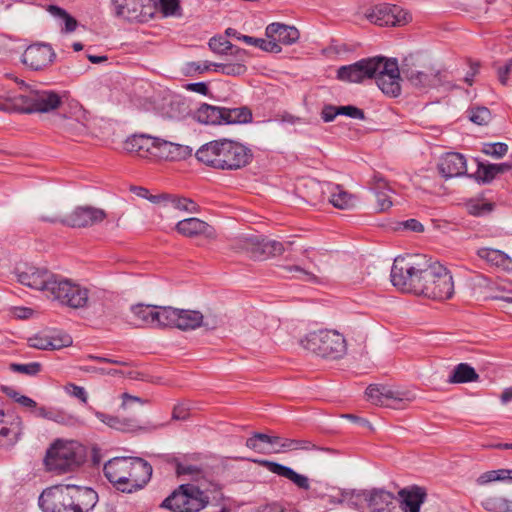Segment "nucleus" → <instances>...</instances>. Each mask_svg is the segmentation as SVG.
Listing matches in <instances>:
<instances>
[{
	"label": "nucleus",
	"instance_id": "nucleus-51",
	"mask_svg": "<svg viewBox=\"0 0 512 512\" xmlns=\"http://www.w3.org/2000/svg\"><path fill=\"white\" fill-rule=\"evenodd\" d=\"M469 119L477 125H486L491 120V112L486 107H476L469 111Z\"/></svg>",
	"mask_w": 512,
	"mask_h": 512
},
{
	"label": "nucleus",
	"instance_id": "nucleus-36",
	"mask_svg": "<svg viewBox=\"0 0 512 512\" xmlns=\"http://www.w3.org/2000/svg\"><path fill=\"white\" fill-rule=\"evenodd\" d=\"M94 414L102 423L119 431H134L139 428L136 420L132 418H120L100 411H94Z\"/></svg>",
	"mask_w": 512,
	"mask_h": 512
},
{
	"label": "nucleus",
	"instance_id": "nucleus-3",
	"mask_svg": "<svg viewBox=\"0 0 512 512\" xmlns=\"http://www.w3.org/2000/svg\"><path fill=\"white\" fill-rule=\"evenodd\" d=\"M195 157L208 167L234 171L250 164L253 153L243 144L224 138L205 143L195 152Z\"/></svg>",
	"mask_w": 512,
	"mask_h": 512
},
{
	"label": "nucleus",
	"instance_id": "nucleus-5",
	"mask_svg": "<svg viewBox=\"0 0 512 512\" xmlns=\"http://www.w3.org/2000/svg\"><path fill=\"white\" fill-rule=\"evenodd\" d=\"M84 448L75 441H56L44 459L49 471L66 473L78 468L85 461Z\"/></svg>",
	"mask_w": 512,
	"mask_h": 512
},
{
	"label": "nucleus",
	"instance_id": "nucleus-23",
	"mask_svg": "<svg viewBox=\"0 0 512 512\" xmlns=\"http://www.w3.org/2000/svg\"><path fill=\"white\" fill-rule=\"evenodd\" d=\"M22 433L21 418L15 415L5 414L0 409V447L13 446Z\"/></svg>",
	"mask_w": 512,
	"mask_h": 512
},
{
	"label": "nucleus",
	"instance_id": "nucleus-61",
	"mask_svg": "<svg viewBox=\"0 0 512 512\" xmlns=\"http://www.w3.org/2000/svg\"><path fill=\"white\" fill-rule=\"evenodd\" d=\"M320 116L325 123L334 121V119L339 116L338 106L325 104L321 109Z\"/></svg>",
	"mask_w": 512,
	"mask_h": 512
},
{
	"label": "nucleus",
	"instance_id": "nucleus-25",
	"mask_svg": "<svg viewBox=\"0 0 512 512\" xmlns=\"http://www.w3.org/2000/svg\"><path fill=\"white\" fill-rule=\"evenodd\" d=\"M439 173L445 178H453L466 174L465 157L457 152L446 153L438 164Z\"/></svg>",
	"mask_w": 512,
	"mask_h": 512
},
{
	"label": "nucleus",
	"instance_id": "nucleus-44",
	"mask_svg": "<svg viewBox=\"0 0 512 512\" xmlns=\"http://www.w3.org/2000/svg\"><path fill=\"white\" fill-rule=\"evenodd\" d=\"M35 415L44 419L52 420L59 424L73 425L76 423V418L68 416L65 413L46 407H39L35 410Z\"/></svg>",
	"mask_w": 512,
	"mask_h": 512
},
{
	"label": "nucleus",
	"instance_id": "nucleus-22",
	"mask_svg": "<svg viewBox=\"0 0 512 512\" xmlns=\"http://www.w3.org/2000/svg\"><path fill=\"white\" fill-rule=\"evenodd\" d=\"M55 56V52L49 44H34L24 51L22 62L32 70L37 71L49 66Z\"/></svg>",
	"mask_w": 512,
	"mask_h": 512
},
{
	"label": "nucleus",
	"instance_id": "nucleus-60",
	"mask_svg": "<svg viewBox=\"0 0 512 512\" xmlns=\"http://www.w3.org/2000/svg\"><path fill=\"white\" fill-rule=\"evenodd\" d=\"M66 391L71 396L78 398L83 404H87L88 395L84 387L70 383L66 386Z\"/></svg>",
	"mask_w": 512,
	"mask_h": 512
},
{
	"label": "nucleus",
	"instance_id": "nucleus-59",
	"mask_svg": "<svg viewBox=\"0 0 512 512\" xmlns=\"http://www.w3.org/2000/svg\"><path fill=\"white\" fill-rule=\"evenodd\" d=\"M222 324V318L213 312H208L206 315H203V321L201 326L205 327L208 330H214Z\"/></svg>",
	"mask_w": 512,
	"mask_h": 512
},
{
	"label": "nucleus",
	"instance_id": "nucleus-16",
	"mask_svg": "<svg viewBox=\"0 0 512 512\" xmlns=\"http://www.w3.org/2000/svg\"><path fill=\"white\" fill-rule=\"evenodd\" d=\"M400 73L401 70L396 59L380 57V65L374 78L384 94L398 97L401 93Z\"/></svg>",
	"mask_w": 512,
	"mask_h": 512
},
{
	"label": "nucleus",
	"instance_id": "nucleus-31",
	"mask_svg": "<svg viewBox=\"0 0 512 512\" xmlns=\"http://www.w3.org/2000/svg\"><path fill=\"white\" fill-rule=\"evenodd\" d=\"M29 346L39 350H56L72 344V338L68 334L45 335L29 338Z\"/></svg>",
	"mask_w": 512,
	"mask_h": 512
},
{
	"label": "nucleus",
	"instance_id": "nucleus-15",
	"mask_svg": "<svg viewBox=\"0 0 512 512\" xmlns=\"http://www.w3.org/2000/svg\"><path fill=\"white\" fill-rule=\"evenodd\" d=\"M366 18L378 26H402L411 21V15L398 5L382 3L366 13Z\"/></svg>",
	"mask_w": 512,
	"mask_h": 512
},
{
	"label": "nucleus",
	"instance_id": "nucleus-45",
	"mask_svg": "<svg viewBox=\"0 0 512 512\" xmlns=\"http://www.w3.org/2000/svg\"><path fill=\"white\" fill-rule=\"evenodd\" d=\"M172 207L174 209L185 211L188 213H196L198 211V205L189 198L180 197L174 194H169L167 198L166 208Z\"/></svg>",
	"mask_w": 512,
	"mask_h": 512
},
{
	"label": "nucleus",
	"instance_id": "nucleus-26",
	"mask_svg": "<svg viewBox=\"0 0 512 512\" xmlns=\"http://www.w3.org/2000/svg\"><path fill=\"white\" fill-rule=\"evenodd\" d=\"M231 56L235 58V61L226 59L224 62L213 64V69L216 72H220L226 76H241L247 72L246 60L248 53L242 48H236V52H232Z\"/></svg>",
	"mask_w": 512,
	"mask_h": 512
},
{
	"label": "nucleus",
	"instance_id": "nucleus-10",
	"mask_svg": "<svg viewBox=\"0 0 512 512\" xmlns=\"http://www.w3.org/2000/svg\"><path fill=\"white\" fill-rule=\"evenodd\" d=\"M367 502L370 512H407L401 501L389 491L380 488L371 490L352 491L349 501L357 505L359 501Z\"/></svg>",
	"mask_w": 512,
	"mask_h": 512
},
{
	"label": "nucleus",
	"instance_id": "nucleus-52",
	"mask_svg": "<svg viewBox=\"0 0 512 512\" xmlns=\"http://www.w3.org/2000/svg\"><path fill=\"white\" fill-rule=\"evenodd\" d=\"M508 151V145L503 142L485 143L482 152L496 159L502 158Z\"/></svg>",
	"mask_w": 512,
	"mask_h": 512
},
{
	"label": "nucleus",
	"instance_id": "nucleus-21",
	"mask_svg": "<svg viewBox=\"0 0 512 512\" xmlns=\"http://www.w3.org/2000/svg\"><path fill=\"white\" fill-rule=\"evenodd\" d=\"M165 327H175L180 330H194L201 326L203 314L195 310L177 309L167 306Z\"/></svg>",
	"mask_w": 512,
	"mask_h": 512
},
{
	"label": "nucleus",
	"instance_id": "nucleus-33",
	"mask_svg": "<svg viewBox=\"0 0 512 512\" xmlns=\"http://www.w3.org/2000/svg\"><path fill=\"white\" fill-rule=\"evenodd\" d=\"M329 190V202L338 209H351L356 205V196L344 190L340 185L326 184Z\"/></svg>",
	"mask_w": 512,
	"mask_h": 512
},
{
	"label": "nucleus",
	"instance_id": "nucleus-34",
	"mask_svg": "<svg viewBox=\"0 0 512 512\" xmlns=\"http://www.w3.org/2000/svg\"><path fill=\"white\" fill-rule=\"evenodd\" d=\"M477 255L491 266L512 270V259L503 251L492 248H480Z\"/></svg>",
	"mask_w": 512,
	"mask_h": 512
},
{
	"label": "nucleus",
	"instance_id": "nucleus-9",
	"mask_svg": "<svg viewBox=\"0 0 512 512\" xmlns=\"http://www.w3.org/2000/svg\"><path fill=\"white\" fill-rule=\"evenodd\" d=\"M231 248L236 252L245 253L253 259H266L284 252L281 242L257 235L239 236L232 241Z\"/></svg>",
	"mask_w": 512,
	"mask_h": 512
},
{
	"label": "nucleus",
	"instance_id": "nucleus-24",
	"mask_svg": "<svg viewBox=\"0 0 512 512\" xmlns=\"http://www.w3.org/2000/svg\"><path fill=\"white\" fill-rule=\"evenodd\" d=\"M192 148L187 145L173 143L164 139L157 138L153 156L170 161L185 160L192 155Z\"/></svg>",
	"mask_w": 512,
	"mask_h": 512
},
{
	"label": "nucleus",
	"instance_id": "nucleus-29",
	"mask_svg": "<svg viewBox=\"0 0 512 512\" xmlns=\"http://www.w3.org/2000/svg\"><path fill=\"white\" fill-rule=\"evenodd\" d=\"M175 229L180 235L189 238L199 235L210 236L212 234V227L205 221L195 217L180 220L176 224Z\"/></svg>",
	"mask_w": 512,
	"mask_h": 512
},
{
	"label": "nucleus",
	"instance_id": "nucleus-1",
	"mask_svg": "<svg viewBox=\"0 0 512 512\" xmlns=\"http://www.w3.org/2000/svg\"><path fill=\"white\" fill-rule=\"evenodd\" d=\"M391 282L403 292L414 293L433 300H446L454 294L450 271L425 255L398 256L391 268Z\"/></svg>",
	"mask_w": 512,
	"mask_h": 512
},
{
	"label": "nucleus",
	"instance_id": "nucleus-48",
	"mask_svg": "<svg viewBox=\"0 0 512 512\" xmlns=\"http://www.w3.org/2000/svg\"><path fill=\"white\" fill-rule=\"evenodd\" d=\"M48 11L55 17L63 20L64 22V28L62 29L66 33H71L76 30L78 22L77 20L72 17L70 14L66 12V10L55 6L50 5L48 8Z\"/></svg>",
	"mask_w": 512,
	"mask_h": 512
},
{
	"label": "nucleus",
	"instance_id": "nucleus-4",
	"mask_svg": "<svg viewBox=\"0 0 512 512\" xmlns=\"http://www.w3.org/2000/svg\"><path fill=\"white\" fill-rule=\"evenodd\" d=\"M24 92L0 97V111L25 114L49 113L62 104V96L53 90L30 89L24 81L18 82Z\"/></svg>",
	"mask_w": 512,
	"mask_h": 512
},
{
	"label": "nucleus",
	"instance_id": "nucleus-7",
	"mask_svg": "<svg viewBox=\"0 0 512 512\" xmlns=\"http://www.w3.org/2000/svg\"><path fill=\"white\" fill-rule=\"evenodd\" d=\"M209 503V497L194 484H181L160 504L172 512H199Z\"/></svg>",
	"mask_w": 512,
	"mask_h": 512
},
{
	"label": "nucleus",
	"instance_id": "nucleus-6",
	"mask_svg": "<svg viewBox=\"0 0 512 512\" xmlns=\"http://www.w3.org/2000/svg\"><path fill=\"white\" fill-rule=\"evenodd\" d=\"M301 345L317 356L332 360L343 357L347 350L344 336L327 329L310 332L301 340Z\"/></svg>",
	"mask_w": 512,
	"mask_h": 512
},
{
	"label": "nucleus",
	"instance_id": "nucleus-28",
	"mask_svg": "<svg viewBox=\"0 0 512 512\" xmlns=\"http://www.w3.org/2000/svg\"><path fill=\"white\" fill-rule=\"evenodd\" d=\"M265 34L267 38L274 41L277 45H291L297 42L300 33L294 26H288L282 23H271L266 27Z\"/></svg>",
	"mask_w": 512,
	"mask_h": 512
},
{
	"label": "nucleus",
	"instance_id": "nucleus-37",
	"mask_svg": "<svg viewBox=\"0 0 512 512\" xmlns=\"http://www.w3.org/2000/svg\"><path fill=\"white\" fill-rule=\"evenodd\" d=\"M194 118L202 124L221 125L223 118L222 107L204 103L196 110Z\"/></svg>",
	"mask_w": 512,
	"mask_h": 512
},
{
	"label": "nucleus",
	"instance_id": "nucleus-30",
	"mask_svg": "<svg viewBox=\"0 0 512 512\" xmlns=\"http://www.w3.org/2000/svg\"><path fill=\"white\" fill-rule=\"evenodd\" d=\"M157 143L156 137L145 134H135L125 141V149L128 152L137 153L141 157L153 156V151Z\"/></svg>",
	"mask_w": 512,
	"mask_h": 512
},
{
	"label": "nucleus",
	"instance_id": "nucleus-19",
	"mask_svg": "<svg viewBox=\"0 0 512 512\" xmlns=\"http://www.w3.org/2000/svg\"><path fill=\"white\" fill-rule=\"evenodd\" d=\"M58 275L44 268L27 267L18 273V281L32 289L40 290L49 297Z\"/></svg>",
	"mask_w": 512,
	"mask_h": 512
},
{
	"label": "nucleus",
	"instance_id": "nucleus-62",
	"mask_svg": "<svg viewBox=\"0 0 512 512\" xmlns=\"http://www.w3.org/2000/svg\"><path fill=\"white\" fill-rule=\"evenodd\" d=\"M512 67V59H508L505 61L503 65L497 66L495 64V68L497 70L498 79L502 85H506L508 82V74Z\"/></svg>",
	"mask_w": 512,
	"mask_h": 512
},
{
	"label": "nucleus",
	"instance_id": "nucleus-35",
	"mask_svg": "<svg viewBox=\"0 0 512 512\" xmlns=\"http://www.w3.org/2000/svg\"><path fill=\"white\" fill-rule=\"evenodd\" d=\"M512 168L510 163L484 164L478 163L475 178L479 183H491L498 174H503Z\"/></svg>",
	"mask_w": 512,
	"mask_h": 512
},
{
	"label": "nucleus",
	"instance_id": "nucleus-56",
	"mask_svg": "<svg viewBox=\"0 0 512 512\" xmlns=\"http://www.w3.org/2000/svg\"><path fill=\"white\" fill-rule=\"evenodd\" d=\"M365 394L373 404L384 406L381 385L371 384L366 388Z\"/></svg>",
	"mask_w": 512,
	"mask_h": 512
},
{
	"label": "nucleus",
	"instance_id": "nucleus-47",
	"mask_svg": "<svg viewBox=\"0 0 512 512\" xmlns=\"http://www.w3.org/2000/svg\"><path fill=\"white\" fill-rule=\"evenodd\" d=\"M238 40H242L246 44L258 47L266 52L280 53L282 50L281 46L277 45L274 41H271L269 38L266 40L246 35L238 37Z\"/></svg>",
	"mask_w": 512,
	"mask_h": 512
},
{
	"label": "nucleus",
	"instance_id": "nucleus-38",
	"mask_svg": "<svg viewBox=\"0 0 512 512\" xmlns=\"http://www.w3.org/2000/svg\"><path fill=\"white\" fill-rule=\"evenodd\" d=\"M222 124H243L252 121V112L246 107L226 108L222 107Z\"/></svg>",
	"mask_w": 512,
	"mask_h": 512
},
{
	"label": "nucleus",
	"instance_id": "nucleus-13",
	"mask_svg": "<svg viewBox=\"0 0 512 512\" xmlns=\"http://www.w3.org/2000/svg\"><path fill=\"white\" fill-rule=\"evenodd\" d=\"M107 217L103 209L93 206H78L68 216L60 218L54 216H41L42 221L61 223L72 228H85L102 222Z\"/></svg>",
	"mask_w": 512,
	"mask_h": 512
},
{
	"label": "nucleus",
	"instance_id": "nucleus-46",
	"mask_svg": "<svg viewBox=\"0 0 512 512\" xmlns=\"http://www.w3.org/2000/svg\"><path fill=\"white\" fill-rule=\"evenodd\" d=\"M387 188V182L382 177L375 176L373 189L375 190L378 207L380 211H385L392 206L390 197L384 192Z\"/></svg>",
	"mask_w": 512,
	"mask_h": 512
},
{
	"label": "nucleus",
	"instance_id": "nucleus-43",
	"mask_svg": "<svg viewBox=\"0 0 512 512\" xmlns=\"http://www.w3.org/2000/svg\"><path fill=\"white\" fill-rule=\"evenodd\" d=\"M382 397L384 401V406L392 407V408H400V403L404 401H412V397H409V393L407 392H399L394 391L391 388L381 385Z\"/></svg>",
	"mask_w": 512,
	"mask_h": 512
},
{
	"label": "nucleus",
	"instance_id": "nucleus-18",
	"mask_svg": "<svg viewBox=\"0 0 512 512\" xmlns=\"http://www.w3.org/2000/svg\"><path fill=\"white\" fill-rule=\"evenodd\" d=\"M412 59V56L406 57L400 68L402 75L411 85L419 89H425L436 86L441 82L439 70L431 66L424 67L423 70H417L411 63Z\"/></svg>",
	"mask_w": 512,
	"mask_h": 512
},
{
	"label": "nucleus",
	"instance_id": "nucleus-50",
	"mask_svg": "<svg viewBox=\"0 0 512 512\" xmlns=\"http://www.w3.org/2000/svg\"><path fill=\"white\" fill-rule=\"evenodd\" d=\"M155 6V15L161 12L165 16L175 15L180 9L179 0H152Z\"/></svg>",
	"mask_w": 512,
	"mask_h": 512
},
{
	"label": "nucleus",
	"instance_id": "nucleus-2",
	"mask_svg": "<svg viewBox=\"0 0 512 512\" xmlns=\"http://www.w3.org/2000/svg\"><path fill=\"white\" fill-rule=\"evenodd\" d=\"M152 466L140 457H115L103 467L104 476L113 487L131 494L143 489L152 476Z\"/></svg>",
	"mask_w": 512,
	"mask_h": 512
},
{
	"label": "nucleus",
	"instance_id": "nucleus-8",
	"mask_svg": "<svg viewBox=\"0 0 512 512\" xmlns=\"http://www.w3.org/2000/svg\"><path fill=\"white\" fill-rule=\"evenodd\" d=\"M242 460H248L256 463L262 467H265L271 473L278 476L284 477L294 483L298 488L306 490L308 492V498L312 499H323L328 496L329 486L326 483L319 481L314 482L312 485L309 482L308 477L305 475L295 472L292 468L283 464L266 460V459H250L241 458Z\"/></svg>",
	"mask_w": 512,
	"mask_h": 512
},
{
	"label": "nucleus",
	"instance_id": "nucleus-42",
	"mask_svg": "<svg viewBox=\"0 0 512 512\" xmlns=\"http://www.w3.org/2000/svg\"><path fill=\"white\" fill-rule=\"evenodd\" d=\"M304 187L303 198L308 204L316 206L324 201V189L320 182L310 179Z\"/></svg>",
	"mask_w": 512,
	"mask_h": 512
},
{
	"label": "nucleus",
	"instance_id": "nucleus-32",
	"mask_svg": "<svg viewBox=\"0 0 512 512\" xmlns=\"http://www.w3.org/2000/svg\"><path fill=\"white\" fill-rule=\"evenodd\" d=\"M402 506L407 512H420V507L426 499V491L422 487L414 486L411 489H401Z\"/></svg>",
	"mask_w": 512,
	"mask_h": 512
},
{
	"label": "nucleus",
	"instance_id": "nucleus-14",
	"mask_svg": "<svg viewBox=\"0 0 512 512\" xmlns=\"http://www.w3.org/2000/svg\"><path fill=\"white\" fill-rule=\"evenodd\" d=\"M70 485H56L45 489L39 496L43 512H73Z\"/></svg>",
	"mask_w": 512,
	"mask_h": 512
},
{
	"label": "nucleus",
	"instance_id": "nucleus-63",
	"mask_svg": "<svg viewBox=\"0 0 512 512\" xmlns=\"http://www.w3.org/2000/svg\"><path fill=\"white\" fill-rule=\"evenodd\" d=\"M176 474L178 476H182V475L199 476L201 474V469L194 465H183V464L177 462L176 463Z\"/></svg>",
	"mask_w": 512,
	"mask_h": 512
},
{
	"label": "nucleus",
	"instance_id": "nucleus-40",
	"mask_svg": "<svg viewBox=\"0 0 512 512\" xmlns=\"http://www.w3.org/2000/svg\"><path fill=\"white\" fill-rule=\"evenodd\" d=\"M311 450V449H318L323 450L331 454H335L336 450L331 448H319L315 444H313L309 440H296V439H289V438H281V442L279 443V448L276 450V452H286V451H292V450Z\"/></svg>",
	"mask_w": 512,
	"mask_h": 512
},
{
	"label": "nucleus",
	"instance_id": "nucleus-64",
	"mask_svg": "<svg viewBox=\"0 0 512 512\" xmlns=\"http://www.w3.org/2000/svg\"><path fill=\"white\" fill-rule=\"evenodd\" d=\"M257 512H286V509L279 502H270L259 506Z\"/></svg>",
	"mask_w": 512,
	"mask_h": 512
},
{
	"label": "nucleus",
	"instance_id": "nucleus-41",
	"mask_svg": "<svg viewBox=\"0 0 512 512\" xmlns=\"http://www.w3.org/2000/svg\"><path fill=\"white\" fill-rule=\"evenodd\" d=\"M481 506L488 512H512V500L499 494L486 496Z\"/></svg>",
	"mask_w": 512,
	"mask_h": 512
},
{
	"label": "nucleus",
	"instance_id": "nucleus-53",
	"mask_svg": "<svg viewBox=\"0 0 512 512\" xmlns=\"http://www.w3.org/2000/svg\"><path fill=\"white\" fill-rule=\"evenodd\" d=\"M10 369L14 372L34 376L41 371V364L38 362H31L27 364L12 363L10 364Z\"/></svg>",
	"mask_w": 512,
	"mask_h": 512
},
{
	"label": "nucleus",
	"instance_id": "nucleus-58",
	"mask_svg": "<svg viewBox=\"0 0 512 512\" xmlns=\"http://www.w3.org/2000/svg\"><path fill=\"white\" fill-rule=\"evenodd\" d=\"M469 213L473 216H483L493 210L492 203L473 202L468 205Z\"/></svg>",
	"mask_w": 512,
	"mask_h": 512
},
{
	"label": "nucleus",
	"instance_id": "nucleus-39",
	"mask_svg": "<svg viewBox=\"0 0 512 512\" xmlns=\"http://www.w3.org/2000/svg\"><path fill=\"white\" fill-rule=\"evenodd\" d=\"M479 379V375L475 369L467 363H460L453 369L448 378V383L459 384L475 382Z\"/></svg>",
	"mask_w": 512,
	"mask_h": 512
},
{
	"label": "nucleus",
	"instance_id": "nucleus-55",
	"mask_svg": "<svg viewBox=\"0 0 512 512\" xmlns=\"http://www.w3.org/2000/svg\"><path fill=\"white\" fill-rule=\"evenodd\" d=\"M505 472H507L506 469L487 471L477 478V483L479 485H485L493 481L504 480L506 479Z\"/></svg>",
	"mask_w": 512,
	"mask_h": 512
},
{
	"label": "nucleus",
	"instance_id": "nucleus-27",
	"mask_svg": "<svg viewBox=\"0 0 512 512\" xmlns=\"http://www.w3.org/2000/svg\"><path fill=\"white\" fill-rule=\"evenodd\" d=\"M73 512H89L98 501V494L89 487L70 485Z\"/></svg>",
	"mask_w": 512,
	"mask_h": 512
},
{
	"label": "nucleus",
	"instance_id": "nucleus-57",
	"mask_svg": "<svg viewBox=\"0 0 512 512\" xmlns=\"http://www.w3.org/2000/svg\"><path fill=\"white\" fill-rule=\"evenodd\" d=\"M338 112L339 115L347 116L353 119H359V120H365L366 116L362 109L353 106V105H347V106H338Z\"/></svg>",
	"mask_w": 512,
	"mask_h": 512
},
{
	"label": "nucleus",
	"instance_id": "nucleus-17",
	"mask_svg": "<svg viewBox=\"0 0 512 512\" xmlns=\"http://www.w3.org/2000/svg\"><path fill=\"white\" fill-rule=\"evenodd\" d=\"M380 57L361 59L353 64L344 65L337 70V79L349 83H361L376 76Z\"/></svg>",
	"mask_w": 512,
	"mask_h": 512
},
{
	"label": "nucleus",
	"instance_id": "nucleus-49",
	"mask_svg": "<svg viewBox=\"0 0 512 512\" xmlns=\"http://www.w3.org/2000/svg\"><path fill=\"white\" fill-rule=\"evenodd\" d=\"M208 46L211 51L221 55H227L229 52L230 54L232 52H236V48H238L222 36L212 37L209 40Z\"/></svg>",
	"mask_w": 512,
	"mask_h": 512
},
{
	"label": "nucleus",
	"instance_id": "nucleus-54",
	"mask_svg": "<svg viewBox=\"0 0 512 512\" xmlns=\"http://www.w3.org/2000/svg\"><path fill=\"white\" fill-rule=\"evenodd\" d=\"M214 63L204 62L203 64L197 62H188L183 68L184 75L193 76L195 74H203L213 67Z\"/></svg>",
	"mask_w": 512,
	"mask_h": 512
},
{
	"label": "nucleus",
	"instance_id": "nucleus-11",
	"mask_svg": "<svg viewBox=\"0 0 512 512\" xmlns=\"http://www.w3.org/2000/svg\"><path fill=\"white\" fill-rule=\"evenodd\" d=\"M53 285L49 295L53 300L73 309L84 308L88 305L90 298L87 288L59 275Z\"/></svg>",
	"mask_w": 512,
	"mask_h": 512
},
{
	"label": "nucleus",
	"instance_id": "nucleus-20",
	"mask_svg": "<svg viewBox=\"0 0 512 512\" xmlns=\"http://www.w3.org/2000/svg\"><path fill=\"white\" fill-rule=\"evenodd\" d=\"M167 306L146 305L137 303L131 306L130 311L133 315L134 324L139 327H165Z\"/></svg>",
	"mask_w": 512,
	"mask_h": 512
},
{
	"label": "nucleus",
	"instance_id": "nucleus-12",
	"mask_svg": "<svg viewBox=\"0 0 512 512\" xmlns=\"http://www.w3.org/2000/svg\"><path fill=\"white\" fill-rule=\"evenodd\" d=\"M152 0H111L115 17L128 22L145 23L155 17Z\"/></svg>",
	"mask_w": 512,
	"mask_h": 512
}]
</instances>
